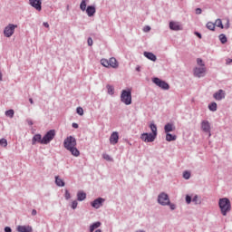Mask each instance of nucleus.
Returning a JSON list of instances; mask_svg holds the SVG:
<instances>
[{
  "label": "nucleus",
  "instance_id": "nucleus-1",
  "mask_svg": "<svg viewBox=\"0 0 232 232\" xmlns=\"http://www.w3.org/2000/svg\"><path fill=\"white\" fill-rule=\"evenodd\" d=\"M218 206L223 217H226L227 213L231 211V201L227 198H220L218 201Z\"/></svg>",
  "mask_w": 232,
  "mask_h": 232
},
{
  "label": "nucleus",
  "instance_id": "nucleus-2",
  "mask_svg": "<svg viewBox=\"0 0 232 232\" xmlns=\"http://www.w3.org/2000/svg\"><path fill=\"white\" fill-rule=\"evenodd\" d=\"M121 102L126 106H130L131 104V90H122L121 94Z\"/></svg>",
  "mask_w": 232,
  "mask_h": 232
},
{
  "label": "nucleus",
  "instance_id": "nucleus-3",
  "mask_svg": "<svg viewBox=\"0 0 232 232\" xmlns=\"http://www.w3.org/2000/svg\"><path fill=\"white\" fill-rule=\"evenodd\" d=\"M63 146L67 150L71 148H75L77 146V140L73 136H68L63 141Z\"/></svg>",
  "mask_w": 232,
  "mask_h": 232
},
{
  "label": "nucleus",
  "instance_id": "nucleus-4",
  "mask_svg": "<svg viewBox=\"0 0 232 232\" xmlns=\"http://www.w3.org/2000/svg\"><path fill=\"white\" fill-rule=\"evenodd\" d=\"M53 139H55V130H50L45 133L43 137L42 144H50Z\"/></svg>",
  "mask_w": 232,
  "mask_h": 232
},
{
  "label": "nucleus",
  "instance_id": "nucleus-5",
  "mask_svg": "<svg viewBox=\"0 0 232 232\" xmlns=\"http://www.w3.org/2000/svg\"><path fill=\"white\" fill-rule=\"evenodd\" d=\"M15 28H17V24H9L4 29L5 37H12L15 32Z\"/></svg>",
  "mask_w": 232,
  "mask_h": 232
},
{
  "label": "nucleus",
  "instance_id": "nucleus-6",
  "mask_svg": "<svg viewBox=\"0 0 232 232\" xmlns=\"http://www.w3.org/2000/svg\"><path fill=\"white\" fill-rule=\"evenodd\" d=\"M158 204L160 206H168L169 204V196L166 192H161L158 196Z\"/></svg>",
  "mask_w": 232,
  "mask_h": 232
},
{
  "label": "nucleus",
  "instance_id": "nucleus-7",
  "mask_svg": "<svg viewBox=\"0 0 232 232\" xmlns=\"http://www.w3.org/2000/svg\"><path fill=\"white\" fill-rule=\"evenodd\" d=\"M152 82L156 84V86H159V88H161V90H169V84L165 81L160 80V78H153Z\"/></svg>",
  "mask_w": 232,
  "mask_h": 232
},
{
  "label": "nucleus",
  "instance_id": "nucleus-8",
  "mask_svg": "<svg viewBox=\"0 0 232 232\" xmlns=\"http://www.w3.org/2000/svg\"><path fill=\"white\" fill-rule=\"evenodd\" d=\"M140 139L143 140V142H154L157 139V136L151 132H144L141 134Z\"/></svg>",
  "mask_w": 232,
  "mask_h": 232
},
{
  "label": "nucleus",
  "instance_id": "nucleus-9",
  "mask_svg": "<svg viewBox=\"0 0 232 232\" xmlns=\"http://www.w3.org/2000/svg\"><path fill=\"white\" fill-rule=\"evenodd\" d=\"M201 130L204 133H208V137H211V123L208 120L201 121Z\"/></svg>",
  "mask_w": 232,
  "mask_h": 232
},
{
  "label": "nucleus",
  "instance_id": "nucleus-10",
  "mask_svg": "<svg viewBox=\"0 0 232 232\" xmlns=\"http://www.w3.org/2000/svg\"><path fill=\"white\" fill-rule=\"evenodd\" d=\"M29 5L37 12H41L43 10V0H29Z\"/></svg>",
  "mask_w": 232,
  "mask_h": 232
},
{
  "label": "nucleus",
  "instance_id": "nucleus-11",
  "mask_svg": "<svg viewBox=\"0 0 232 232\" xmlns=\"http://www.w3.org/2000/svg\"><path fill=\"white\" fill-rule=\"evenodd\" d=\"M205 73H206V67L194 68V77H198V79H200V77H204Z\"/></svg>",
  "mask_w": 232,
  "mask_h": 232
},
{
  "label": "nucleus",
  "instance_id": "nucleus-12",
  "mask_svg": "<svg viewBox=\"0 0 232 232\" xmlns=\"http://www.w3.org/2000/svg\"><path fill=\"white\" fill-rule=\"evenodd\" d=\"M106 199L102 198H98L96 199H94L92 203L91 206L92 208H94V209H99V208H101L102 206V203L105 201Z\"/></svg>",
  "mask_w": 232,
  "mask_h": 232
},
{
  "label": "nucleus",
  "instance_id": "nucleus-13",
  "mask_svg": "<svg viewBox=\"0 0 232 232\" xmlns=\"http://www.w3.org/2000/svg\"><path fill=\"white\" fill-rule=\"evenodd\" d=\"M213 97L216 101H222V99H226V92L220 89L213 94Z\"/></svg>",
  "mask_w": 232,
  "mask_h": 232
},
{
  "label": "nucleus",
  "instance_id": "nucleus-14",
  "mask_svg": "<svg viewBox=\"0 0 232 232\" xmlns=\"http://www.w3.org/2000/svg\"><path fill=\"white\" fill-rule=\"evenodd\" d=\"M110 142L112 146H115L119 142V132L114 131L111 134Z\"/></svg>",
  "mask_w": 232,
  "mask_h": 232
},
{
  "label": "nucleus",
  "instance_id": "nucleus-15",
  "mask_svg": "<svg viewBox=\"0 0 232 232\" xmlns=\"http://www.w3.org/2000/svg\"><path fill=\"white\" fill-rule=\"evenodd\" d=\"M86 10V14L88 17H93L95 15V12H97V9H95V5H88Z\"/></svg>",
  "mask_w": 232,
  "mask_h": 232
},
{
  "label": "nucleus",
  "instance_id": "nucleus-16",
  "mask_svg": "<svg viewBox=\"0 0 232 232\" xmlns=\"http://www.w3.org/2000/svg\"><path fill=\"white\" fill-rule=\"evenodd\" d=\"M18 232H34V228L31 226H18L16 227Z\"/></svg>",
  "mask_w": 232,
  "mask_h": 232
},
{
  "label": "nucleus",
  "instance_id": "nucleus-17",
  "mask_svg": "<svg viewBox=\"0 0 232 232\" xmlns=\"http://www.w3.org/2000/svg\"><path fill=\"white\" fill-rule=\"evenodd\" d=\"M43 144V136L41 134H35L32 139V144L33 146H35V144Z\"/></svg>",
  "mask_w": 232,
  "mask_h": 232
},
{
  "label": "nucleus",
  "instance_id": "nucleus-18",
  "mask_svg": "<svg viewBox=\"0 0 232 232\" xmlns=\"http://www.w3.org/2000/svg\"><path fill=\"white\" fill-rule=\"evenodd\" d=\"M143 54H144V57H146L150 61H152L153 63L157 61V56L153 53L144 52Z\"/></svg>",
  "mask_w": 232,
  "mask_h": 232
},
{
  "label": "nucleus",
  "instance_id": "nucleus-19",
  "mask_svg": "<svg viewBox=\"0 0 232 232\" xmlns=\"http://www.w3.org/2000/svg\"><path fill=\"white\" fill-rule=\"evenodd\" d=\"M164 131L165 133H170V131H175V125H173V123H167L164 126Z\"/></svg>",
  "mask_w": 232,
  "mask_h": 232
},
{
  "label": "nucleus",
  "instance_id": "nucleus-20",
  "mask_svg": "<svg viewBox=\"0 0 232 232\" xmlns=\"http://www.w3.org/2000/svg\"><path fill=\"white\" fill-rule=\"evenodd\" d=\"M109 66H111V68H119V63L117 62V59H115V57H111L109 60Z\"/></svg>",
  "mask_w": 232,
  "mask_h": 232
},
{
  "label": "nucleus",
  "instance_id": "nucleus-21",
  "mask_svg": "<svg viewBox=\"0 0 232 232\" xmlns=\"http://www.w3.org/2000/svg\"><path fill=\"white\" fill-rule=\"evenodd\" d=\"M170 30H174L175 32H179L180 30V25L177 22H170L169 23Z\"/></svg>",
  "mask_w": 232,
  "mask_h": 232
},
{
  "label": "nucleus",
  "instance_id": "nucleus-22",
  "mask_svg": "<svg viewBox=\"0 0 232 232\" xmlns=\"http://www.w3.org/2000/svg\"><path fill=\"white\" fill-rule=\"evenodd\" d=\"M55 184L59 188H64V186H65L64 180L61 179V178H59V176H55Z\"/></svg>",
  "mask_w": 232,
  "mask_h": 232
},
{
  "label": "nucleus",
  "instance_id": "nucleus-23",
  "mask_svg": "<svg viewBox=\"0 0 232 232\" xmlns=\"http://www.w3.org/2000/svg\"><path fill=\"white\" fill-rule=\"evenodd\" d=\"M73 155V157H79L81 155V152L77 150V147H72L71 149L68 150Z\"/></svg>",
  "mask_w": 232,
  "mask_h": 232
},
{
  "label": "nucleus",
  "instance_id": "nucleus-24",
  "mask_svg": "<svg viewBox=\"0 0 232 232\" xmlns=\"http://www.w3.org/2000/svg\"><path fill=\"white\" fill-rule=\"evenodd\" d=\"M166 140H167V142H172L173 140H177V135H173L171 133H167Z\"/></svg>",
  "mask_w": 232,
  "mask_h": 232
},
{
  "label": "nucleus",
  "instance_id": "nucleus-25",
  "mask_svg": "<svg viewBox=\"0 0 232 232\" xmlns=\"http://www.w3.org/2000/svg\"><path fill=\"white\" fill-rule=\"evenodd\" d=\"M77 200L79 202H82V200H86V193L79 191L77 193Z\"/></svg>",
  "mask_w": 232,
  "mask_h": 232
},
{
  "label": "nucleus",
  "instance_id": "nucleus-26",
  "mask_svg": "<svg viewBox=\"0 0 232 232\" xmlns=\"http://www.w3.org/2000/svg\"><path fill=\"white\" fill-rule=\"evenodd\" d=\"M101 221L98 222H94L92 225L90 226V232H93L95 231V229H97L98 227H101Z\"/></svg>",
  "mask_w": 232,
  "mask_h": 232
},
{
  "label": "nucleus",
  "instance_id": "nucleus-27",
  "mask_svg": "<svg viewBox=\"0 0 232 232\" xmlns=\"http://www.w3.org/2000/svg\"><path fill=\"white\" fill-rule=\"evenodd\" d=\"M219 41L222 44H226L227 43V37L226 36V34H219Z\"/></svg>",
  "mask_w": 232,
  "mask_h": 232
},
{
  "label": "nucleus",
  "instance_id": "nucleus-28",
  "mask_svg": "<svg viewBox=\"0 0 232 232\" xmlns=\"http://www.w3.org/2000/svg\"><path fill=\"white\" fill-rule=\"evenodd\" d=\"M217 108H218V105H217V102H215L208 104V110L210 111H217Z\"/></svg>",
  "mask_w": 232,
  "mask_h": 232
},
{
  "label": "nucleus",
  "instance_id": "nucleus-29",
  "mask_svg": "<svg viewBox=\"0 0 232 232\" xmlns=\"http://www.w3.org/2000/svg\"><path fill=\"white\" fill-rule=\"evenodd\" d=\"M214 24L215 26H218V28L224 29V24H222V20L220 18H218Z\"/></svg>",
  "mask_w": 232,
  "mask_h": 232
},
{
  "label": "nucleus",
  "instance_id": "nucleus-30",
  "mask_svg": "<svg viewBox=\"0 0 232 232\" xmlns=\"http://www.w3.org/2000/svg\"><path fill=\"white\" fill-rule=\"evenodd\" d=\"M101 64H102V66H104L105 68H110V60L102 59Z\"/></svg>",
  "mask_w": 232,
  "mask_h": 232
},
{
  "label": "nucleus",
  "instance_id": "nucleus-31",
  "mask_svg": "<svg viewBox=\"0 0 232 232\" xmlns=\"http://www.w3.org/2000/svg\"><path fill=\"white\" fill-rule=\"evenodd\" d=\"M106 88L109 95H113V93H115V89L113 88V86L108 84Z\"/></svg>",
  "mask_w": 232,
  "mask_h": 232
},
{
  "label": "nucleus",
  "instance_id": "nucleus-32",
  "mask_svg": "<svg viewBox=\"0 0 232 232\" xmlns=\"http://www.w3.org/2000/svg\"><path fill=\"white\" fill-rule=\"evenodd\" d=\"M14 113L15 112L14 111V110L11 109L5 111V116L9 117L10 119H14Z\"/></svg>",
  "mask_w": 232,
  "mask_h": 232
},
{
  "label": "nucleus",
  "instance_id": "nucleus-33",
  "mask_svg": "<svg viewBox=\"0 0 232 232\" xmlns=\"http://www.w3.org/2000/svg\"><path fill=\"white\" fill-rule=\"evenodd\" d=\"M86 0H82L81 4H80V9L82 10V12H84L87 10L86 8Z\"/></svg>",
  "mask_w": 232,
  "mask_h": 232
},
{
  "label": "nucleus",
  "instance_id": "nucleus-34",
  "mask_svg": "<svg viewBox=\"0 0 232 232\" xmlns=\"http://www.w3.org/2000/svg\"><path fill=\"white\" fill-rule=\"evenodd\" d=\"M206 27L208 28V30H211L212 32H215V24H213L212 22H208L206 24Z\"/></svg>",
  "mask_w": 232,
  "mask_h": 232
},
{
  "label": "nucleus",
  "instance_id": "nucleus-35",
  "mask_svg": "<svg viewBox=\"0 0 232 232\" xmlns=\"http://www.w3.org/2000/svg\"><path fill=\"white\" fill-rule=\"evenodd\" d=\"M150 128L152 133H153L154 135H156V137H157V125H155V123H151V124L150 125Z\"/></svg>",
  "mask_w": 232,
  "mask_h": 232
},
{
  "label": "nucleus",
  "instance_id": "nucleus-36",
  "mask_svg": "<svg viewBox=\"0 0 232 232\" xmlns=\"http://www.w3.org/2000/svg\"><path fill=\"white\" fill-rule=\"evenodd\" d=\"M183 179H185V180H189V179H191V173L189 171H184Z\"/></svg>",
  "mask_w": 232,
  "mask_h": 232
},
{
  "label": "nucleus",
  "instance_id": "nucleus-37",
  "mask_svg": "<svg viewBox=\"0 0 232 232\" xmlns=\"http://www.w3.org/2000/svg\"><path fill=\"white\" fill-rule=\"evenodd\" d=\"M0 146H3V148H6L8 146V141L6 139L3 138L0 140Z\"/></svg>",
  "mask_w": 232,
  "mask_h": 232
},
{
  "label": "nucleus",
  "instance_id": "nucleus-38",
  "mask_svg": "<svg viewBox=\"0 0 232 232\" xmlns=\"http://www.w3.org/2000/svg\"><path fill=\"white\" fill-rule=\"evenodd\" d=\"M192 202H194V204H195L196 206H198V204H200V203H201L200 199H198V195H195V196H194V198H192Z\"/></svg>",
  "mask_w": 232,
  "mask_h": 232
},
{
  "label": "nucleus",
  "instance_id": "nucleus-39",
  "mask_svg": "<svg viewBox=\"0 0 232 232\" xmlns=\"http://www.w3.org/2000/svg\"><path fill=\"white\" fill-rule=\"evenodd\" d=\"M76 112L78 113V115H84V110L82 107H77Z\"/></svg>",
  "mask_w": 232,
  "mask_h": 232
},
{
  "label": "nucleus",
  "instance_id": "nucleus-40",
  "mask_svg": "<svg viewBox=\"0 0 232 232\" xmlns=\"http://www.w3.org/2000/svg\"><path fill=\"white\" fill-rule=\"evenodd\" d=\"M197 64H198V66H201V67L206 66V64H204V61H202L201 58L197 59Z\"/></svg>",
  "mask_w": 232,
  "mask_h": 232
},
{
  "label": "nucleus",
  "instance_id": "nucleus-41",
  "mask_svg": "<svg viewBox=\"0 0 232 232\" xmlns=\"http://www.w3.org/2000/svg\"><path fill=\"white\" fill-rule=\"evenodd\" d=\"M167 206H169L171 211H175V209H177V205L171 203V201H169V204H168Z\"/></svg>",
  "mask_w": 232,
  "mask_h": 232
},
{
  "label": "nucleus",
  "instance_id": "nucleus-42",
  "mask_svg": "<svg viewBox=\"0 0 232 232\" xmlns=\"http://www.w3.org/2000/svg\"><path fill=\"white\" fill-rule=\"evenodd\" d=\"M65 200H70V198H72V196L70 194V191H68V189L65 190Z\"/></svg>",
  "mask_w": 232,
  "mask_h": 232
},
{
  "label": "nucleus",
  "instance_id": "nucleus-43",
  "mask_svg": "<svg viewBox=\"0 0 232 232\" xmlns=\"http://www.w3.org/2000/svg\"><path fill=\"white\" fill-rule=\"evenodd\" d=\"M103 159L105 160H109V162H111V160H113V159H111V157L108 154H103Z\"/></svg>",
  "mask_w": 232,
  "mask_h": 232
},
{
  "label": "nucleus",
  "instance_id": "nucleus-44",
  "mask_svg": "<svg viewBox=\"0 0 232 232\" xmlns=\"http://www.w3.org/2000/svg\"><path fill=\"white\" fill-rule=\"evenodd\" d=\"M185 200H186V203H187V204H191V201H192L193 199L191 198V196L187 195L186 198H185Z\"/></svg>",
  "mask_w": 232,
  "mask_h": 232
},
{
  "label": "nucleus",
  "instance_id": "nucleus-45",
  "mask_svg": "<svg viewBox=\"0 0 232 232\" xmlns=\"http://www.w3.org/2000/svg\"><path fill=\"white\" fill-rule=\"evenodd\" d=\"M79 205V203L77 202V200H74L72 202V209H77V206Z\"/></svg>",
  "mask_w": 232,
  "mask_h": 232
},
{
  "label": "nucleus",
  "instance_id": "nucleus-46",
  "mask_svg": "<svg viewBox=\"0 0 232 232\" xmlns=\"http://www.w3.org/2000/svg\"><path fill=\"white\" fill-rule=\"evenodd\" d=\"M87 43H88V46H93V40L92 39V37L88 38Z\"/></svg>",
  "mask_w": 232,
  "mask_h": 232
},
{
  "label": "nucleus",
  "instance_id": "nucleus-47",
  "mask_svg": "<svg viewBox=\"0 0 232 232\" xmlns=\"http://www.w3.org/2000/svg\"><path fill=\"white\" fill-rule=\"evenodd\" d=\"M151 30V27L150 25H147L143 28V32L148 33Z\"/></svg>",
  "mask_w": 232,
  "mask_h": 232
},
{
  "label": "nucleus",
  "instance_id": "nucleus-48",
  "mask_svg": "<svg viewBox=\"0 0 232 232\" xmlns=\"http://www.w3.org/2000/svg\"><path fill=\"white\" fill-rule=\"evenodd\" d=\"M229 26H230L229 18H227V23L225 24V28H226V30H228Z\"/></svg>",
  "mask_w": 232,
  "mask_h": 232
},
{
  "label": "nucleus",
  "instance_id": "nucleus-49",
  "mask_svg": "<svg viewBox=\"0 0 232 232\" xmlns=\"http://www.w3.org/2000/svg\"><path fill=\"white\" fill-rule=\"evenodd\" d=\"M202 14V9L201 8H196V14L200 15Z\"/></svg>",
  "mask_w": 232,
  "mask_h": 232
},
{
  "label": "nucleus",
  "instance_id": "nucleus-50",
  "mask_svg": "<svg viewBox=\"0 0 232 232\" xmlns=\"http://www.w3.org/2000/svg\"><path fill=\"white\" fill-rule=\"evenodd\" d=\"M194 34L197 37H198V39H202V34L200 33L195 32Z\"/></svg>",
  "mask_w": 232,
  "mask_h": 232
},
{
  "label": "nucleus",
  "instance_id": "nucleus-51",
  "mask_svg": "<svg viewBox=\"0 0 232 232\" xmlns=\"http://www.w3.org/2000/svg\"><path fill=\"white\" fill-rule=\"evenodd\" d=\"M5 232H12V227H5Z\"/></svg>",
  "mask_w": 232,
  "mask_h": 232
},
{
  "label": "nucleus",
  "instance_id": "nucleus-52",
  "mask_svg": "<svg viewBox=\"0 0 232 232\" xmlns=\"http://www.w3.org/2000/svg\"><path fill=\"white\" fill-rule=\"evenodd\" d=\"M43 25H44L45 28H50V24H48V22H44Z\"/></svg>",
  "mask_w": 232,
  "mask_h": 232
},
{
  "label": "nucleus",
  "instance_id": "nucleus-53",
  "mask_svg": "<svg viewBox=\"0 0 232 232\" xmlns=\"http://www.w3.org/2000/svg\"><path fill=\"white\" fill-rule=\"evenodd\" d=\"M27 123L29 126H34V121H32V120H27Z\"/></svg>",
  "mask_w": 232,
  "mask_h": 232
},
{
  "label": "nucleus",
  "instance_id": "nucleus-54",
  "mask_svg": "<svg viewBox=\"0 0 232 232\" xmlns=\"http://www.w3.org/2000/svg\"><path fill=\"white\" fill-rule=\"evenodd\" d=\"M72 128H74L75 130H77V128H79V124H77V123H72Z\"/></svg>",
  "mask_w": 232,
  "mask_h": 232
},
{
  "label": "nucleus",
  "instance_id": "nucleus-55",
  "mask_svg": "<svg viewBox=\"0 0 232 232\" xmlns=\"http://www.w3.org/2000/svg\"><path fill=\"white\" fill-rule=\"evenodd\" d=\"M31 214L33 215V217H35V215H37V210L33 209Z\"/></svg>",
  "mask_w": 232,
  "mask_h": 232
},
{
  "label": "nucleus",
  "instance_id": "nucleus-56",
  "mask_svg": "<svg viewBox=\"0 0 232 232\" xmlns=\"http://www.w3.org/2000/svg\"><path fill=\"white\" fill-rule=\"evenodd\" d=\"M136 72H140V65L136 66Z\"/></svg>",
  "mask_w": 232,
  "mask_h": 232
},
{
  "label": "nucleus",
  "instance_id": "nucleus-57",
  "mask_svg": "<svg viewBox=\"0 0 232 232\" xmlns=\"http://www.w3.org/2000/svg\"><path fill=\"white\" fill-rule=\"evenodd\" d=\"M3 81V72L0 71V82Z\"/></svg>",
  "mask_w": 232,
  "mask_h": 232
},
{
  "label": "nucleus",
  "instance_id": "nucleus-58",
  "mask_svg": "<svg viewBox=\"0 0 232 232\" xmlns=\"http://www.w3.org/2000/svg\"><path fill=\"white\" fill-rule=\"evenodd\" d=\"M29 102H30V104H34V99L30 98Z\"/></svg>",
  "mask_w": 232,
  "mask_h": 232
},
{
  "label": "nucleus",
  "instance_id": "nucleus-59",
  "mask_svg": "<svg viewBox=\"0 0 232 232\" xmlns=\"http://www.w3.org/2000/svg\"><path fill=\"white\" fill-rule=\"evenodd\" d=\"M95 232H102L101 229H96Z\"/></svg>",
  "mask_w": 232,
  "mask_h": 232
},
{
  "label": "nucleus",
  "instance_id": "nucleus-60",
  "mask_svg": "<svg viewBox=\"0 0 232 232\" xmlns=\"http://www.w3.org/2000/svg\"><path fill=\"white\" fill-rule=\"evenodd\" d=\"M137 232H145L144 230H138Z\"/></svg>",
  "mask_w": 232,
  "mask_h": 232
}]
</instances>
